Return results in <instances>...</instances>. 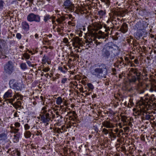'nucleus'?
<instances>
[{
    "label": "nucleus",
    "mask_w": 156,
    "mask_h": 156,
    "mask_svg": "<svg viewBox=\"0 0 156 156\" xmlns=\"http://www.w3.org/2000/svg\"><path fill=\"white\" fill-rule=\"evenodd\" d=\"M98 67L99 68H96L94 70H92L91 72L93 75L100 78L102 76L101 74L103 73L104 69H106V66L105 64L102 63L98 65Z\"/></svg>",
    "instance_id": "f257e3e1"
},
{
    "label": "nucleus",
    "mask_w": 156,
    "mask_h": 156,
    "mask_svg": "<svg viewBox=\"0 0 156 156\" xmlns=\"http://www.w3.org/2000/svg\"><path fill=\"white\" fill-rule=\"evenodd\" d=\"M4 72L6 74L10 75L13 70V66L11 61L8 62L4 66Z\"/></svg>",
    "instance_id": "f03ea898"
},
{
    "label": "nucleus",
    "mask_w": 156,
    "mask_h": 156,
    "mask_svg": "<svg viewBox=\"0 0 156 156\" xmlns=\"http://www.w3.org/2000/svg\"><path fill=\"white\" fill-rule=\"evenodd\" d=\"M63 6H65L64 9H66V12L68 11L73 12L74 10V6L69 0H66L64 2Z\"/></svg>",
    "instance_id": "7ed1b4c3"
},
{
    "label": "nucleus",
    "mask_w": 156,
    "mask_h": 156,
    "mask_svg": "<svg viewBox=\"0 0 156 156\" xmlns=\"http://www.w3.org/2000/svg\"><path fill=\"white\" fill-rule=\"evenodd\" d=\"M27 20L28 21L30 22L35 21L36 22H39L40 21V18L39 15L31 13L28 15Z\"/></svg>",
    "instance_id": "20e7f679"
},
{
    "label": "nucleus",
    "mask_w": 156,
    "mask_h": 156,
    "mask_svg": "<svg viewBox=\"0 0 156 156\" xmlns=\"http://www.w3.org/2000/svg\"><path fill=\"white\" fill-rule=\"evenodd\" d=\"M130 71L137 76V77H136L135 76H131V82L135 83L138 79L139 77L140 74L139 72H137V70L133 68L131 69Z\"/></svg>",
    "instance_id": "39448f33"
},
{
    "label": "nucleus",
    "mask_w": 156,
    "mask_h": 156,
    "mask_svg": "<svg viewBox=\"0 0 156 156\" xmlns=\"http://www.w3.org/2000/svg\"><path fill=\"white\" fill-rule=\"evenodd\" d=\"M102 56L105 59H107L110 57V53L108 49H102L101 50Z\"/></svg>",
    "instance_id": "423d86ee"
},
{
    "label": "nucleus",
    "mask_w": 156,
    "mask_h": 156,
    "mask_svg": "<svg viewBox=\"0 0 156 156\" xmlns=\"http://www.w3.org/2000/svg\"><path fill=\"white\" fill-rule=\"evenodd\" d=\"M147 33L143 31H140L136 33L135 34V37L137 39H139L141 37H144L145 35H146Z\"/></svg>",
    "instance_id": "0eeeda50"
},
{
    "label": "nucleus",
    "mask_w": 156,
    "mask_h": 156,
    "mask_svg": "<svg viewBox=\"0 0 156 156\" xmlns=\"http://www.w3.org/2000/svg\"><path fill=\"white\" fill-rule=\"evenodd\" d=\"M73 45L76 48L78 47V45L80 43V39L77 37H75L73 38Z\"/></svg>",
    "instance_id": "6e6552de"
},
{
    "label": "nucleus",
    "mask_w": 156,
    "mask_h": 156,
    "mask_svg": "<svg viewBox=\"0 0 156 156\" xmlns=\"http://www.w3.org/2000/svg\"><path fill=\"white\" fill-rule=\"evenodd\" d=\"M120 30V31L123 33H126L127 31L128 30L127 24L126 23H123Z\"/></svg>",
    "instance_id": "1a4fd4ad"
},
{
    "label": "nucleus",
    "mask_w": 156,
    "mask_h": 156,
    "mask_svg": "<svg viewBox=\"0 0 156 156\" xmlns=\"http://www.w3.org/2000/svg\"><path fill=\"white\" fill-rule=\"evenodd\" d=\"M12 88L16 89L17 90H21L22 88V86L20 83H16L12 85Z\"/></svg>",
    "instance_id": "9d476101"
},
{
    "label": "nucleus",
    "mask_w": 156,
    "mask_h": 156,
    "mask_svg": "<svg viewBox=\"0 0 156 156\" xmlns=\"http://www.w3.org/2000/svg\"><path fill=\"white\" fill-rule=\"evenodd\" d=\"M22 26L23 29L26 30H28L29 28V26L28 23L26 21H24L22 23Z\"/></svg>",
    "instance_id": "9b49d317"
},
{
    "label": "nucleus",
    "mask_w": 156,
    "mask_h": 156,
    "mask_svg": "<svg viewBox=\"0 0 156 156\" xmlns=\"http://www.w3.org/2000/svg\"><path fill=\"white\" fill-rule=\"evenodd\" d=\"M98 34L100 35L99 38H105L106 37H107L108 35V34H105L104 32H102L101 30L98 31Z\"/></svg>",
    "instance_id": "f8f14e48"
},
{
    "label": "nucleus",
    "mask_w": 156,
    "mask_h": 156,
    "mask_svg": "<svg viewBox=\"0 0 156 156\" xmlns=\"http://www.w3.org/2000/svg\"><path fill=\"white\" fill-rule=\"evenodd\" d=\"M7 138V134L4 133L0 134V141H5Z\"/></svg>",
    "instance_id": "ddd939ff"
},
{
    "label": "nucleus",
    "mask_w": 156,
    "mask_h": 156,
    "mask_svg": "<svg viewBox=\"0 0 156 156\" xmlns=\"http://www.w3.org/2000/svg\"><path fill=\"white\" fill-rule=\"evenodd\" d=\"M103 126L107 128H111L113 127V126L111 123L109 122H104L103 123Z\"/></svg>",
    "instance_id": "4468645a"
},
{
    "label": "nucleus",
    "mask_w": 156,
    "mask_h": 156,
    "mask_svg": "<svg viewBox=\"0 0 156 156\" xmlns=\"http://www.w3.org/2000/svg\"><path fill=\"white\" fill-rule=\"evenodd\" d=\"M12 93L10 92L9 90L4 95V99L6 98L11 97H12Z\"/></svg>",
    "instance_id": "2eb2a0df"
},
{
    "label": "nucleus",
    "mask_w": 156,
    "mask_h": 156,
    "mask_svg": "<svg viewBox=\"0 0 156 156\" xmlns=\"http://www.w3.org/2000/svg\"><path fill=\"white\" fill-rule=\"evenodd\" d=\"M15 99H7L6 100V101H8V102L11 103V104L13 105V107H15L16 108H17L16 107L17 106L16 105H17V104L16 103H13L12 102L14 101Z\"/></svg>",
    "instance_id": "dca6fc26"
},
{
    "label": "nucleus",
    "mask_w": 156,
    "mask_h": 156,
    "mask_svg": "<svg viewBox=\"0 0 156 156\" xmlns=\"http://www.w3.org/2000/svg\"><path fill=\"white\" fill-rule=\"evenodd\" d=\"M58 19L56 20V21L59 23H62L63 21L65 20V17L64 16H61L59 17L58 16Z\"/></svg>",
    "instance_id": "f3484780"
},
{
    "label": "nucleus",
    "mask_w": 156,
    "mask_h": 156,
    "mask_svg": "<svg viewBox=\"0 0 156 156\" xmlns=\"http://www.w3.org/2000/svg\"><path fill=\"white\" fill-rule=\"evenodd\" d=\"M20 135L19 133H16V135H15L14 136V139L16 140V141H14V142H17L19 141V138L20 137Z\"/></svg>",
    "instance_id": "a211bd4d"
},
{
    "label": "nucleus",
    "mask_w": 156,
    "mask_h": 156,
    "mask_svg": "<svg viewBox=\"0 0 156 156\" xmlns=\"http://www.w3.org/2000/svg\"><path fill=\"white\" fill-rule=\"evenodd\" d=\"M51 16L49 15L48 14H46L45 16H44V21L45 22H47L48 20L49 19H51Z\"/></svg>",
    "instance_id": "6ab92c4d"
},
{
    "label": "nucleus",
    "mask_w": 156,
    "mask_h": 156,
    "mask_svg": "<svg viewBox=\"0 0 156 156\" xmlns=\"http://www.w3.org/2000/svg\"><path fill=\"white\" fill-rule=\"evenodd\" d=\"M5 43L4 41L0 39V49H2L4 48Z\"/></svg>",
    "instance_id": "aec40b11"
},
{
    "label": "nucleus",
    "mask_w": 156,
    "mask_h": 156,
    "mask_svg": "<svg viewBox=\"0 0 156 156\" xmlns=\"http://www.w3.org/2000/svg\"><path fill=\"white\" fill-rule=\"evenodd\" d=\"M31 135V133L29 131H27L24 133L25 137L28 138L30 137Z\"/></svg>",
    "instance_id": "412c9836"
},
{
    "label": "nucleus",
    "mask_w": 156,
    "mask_h": 156,
    "mask_svg": "<svg viewBox=\"0 0 156 156\" xmlns=\"http://www.w3.org/2000/svg\"><path fill=\"white\" fill-rule=\"evenodd\" d=\"M56 103L57 105H59L62 102V99L61 97H58V98L56 101Z\"/></svg>",
    "instance_id": "4be33fe9"
},
{
    "label": "nucleus",
    "mask_w": 156,
    "mask_h": 156,
    "mask_svg": "<svg viewBox=\"0 0 156 156\" xmlns=\"http://www.w3.org/2000/svg\"><path fill=\"white\" fill-rule=\"evenodd\" d=\"M27 51L25 53L23 54V56L26 59H28L30 58V55L28 54L27 53Z\"/></svg>",
    "instance_id": "5701e85b"
},
{
    "label": "nucleus",
    "mask_w": 156,
    "mask_h": 156,
    "mask_svg": "<svg viewBox=\"0 0 156 156\" xmlns=\"http://www.w3.org/2000/svg\"><path fill=\"white\" fill-rule=\"evenodd\" d=\"M20 67L23 69H27V65L25 63H22L20 65Z\"/></svg>",
    "instance_id": "b1692460"
},
{
    "label": "nucleus",
    "mask_w": 156,
    "mask_h": 156,
    "mask_svg": "<svg viewBox=\"0 0 156 156\" xmlns=\"http://www.w3.org/2000/svg\"><path fill=\"white\" fill-rule=\"evenodd\" d=\"M102 2H104L105 4L107 5L108 6L109 5L110 1L109 0H101Z\"/></svg>",
    "instance_id": "393cba45"
},
{
    "label": "nucleus",
    "mask_w": 156,
    "mask_h": 156,
    "mask_svg": "<svg viewBox=\"0 0 156 156\" xmlns=\"http://www.w3.org/2000/svg\"><path fill=\"white\" fill-rule=\"evenodd\" d=\"M87 86L90 89L92 90L94 88L93 85L91 83H88L87 84Z\"/></svg>",
    "instance_id": "a878e982"
},
{
    "label": "nucleus",
    "mask_w": 156,
    "mask_h": 156,
    "mask_svg": "<svg viewBox=\"0 0 156 156\" xmlns=\"http://www.w3.org/2000/svg\"><path fill=\"white\" fill-rule=\"evenodd\" d=\"M127 117L126 116H122V120L124 122H126V119Z\"/></svg>",
    "instance_id": "bb28decb"
},
{
    "label": "nucleus",
    "mask_w": 156,
    "mask_h": 156,
    "mask_svg": "<svg viewBox=\"0 0 156 156\" xmlns=\"http://www.w3.org/2000/svg\"><path fill=\"white\" fill-rule=\"evenodd\" d=\"M97 28L98 29H100L102 28V26L100 23H97L96 24Z\"/></svg>",
    "instance_id": "cd10ccee"
},
{
    "label": "nucleus",
    "mask_w": 156,
    "mask_h": 156,
    "mask_svg": "<svg viewBox=\"0 0 156 156\" xmlns=\"http://www.w3.org/2000/svg\"><path fill=\"white\" fill-rule=\"evenodd\" d=\"M3 3L4 2L3 1L0 0V10H2L3 8Z\"/></svg>",
    "instance_id": "c85d7f7f"
},
{
    "label": "nucleus",
    "mask_w": 156,
    "mask_h": 156,
    "mask_svg": "<svg viewBox=\"0 0 156 156\" xmlns=\"http://www.w3.org/2000/svg\"><path fill=\"white\" fill-rule=\"evenodd\" d=\"M98 14L101 16H103L105 14V12L101 10L98 12Z\"/></svg>",
    "instance_id": "c756f323"
},
{
    "label": "nucleus",
    "mask_w": 156,
    "mask_h": 156,
    "mask_svg": "<svg viewBox=\"0 0 156 156\" xmlns=\"http://www.w3.org/2000/svg\"><path fill=\"white\" fill-rule=\"evenodd\" d=\"M15 81V80L13 79H12L10 80L9 82V84L10 85V87L12 88V86H11V84L13 85V84H14L13 83Z\"/></svg>",
    "instance_id": "7c9ffc66"
},
{
    "label": "nucleus",
    "mask_w": 156,
    "mask_h": 156,
    "mask_svg": "<svg viewBox=\"0 0 156 156\" xmlns=\"http://www.w3.org/2000/svg\"><path fill=\"white\" fill-rule=\"evenodd\" d=\"M27 63L29 66H31L33 68L34 67V65L32 64L30 61H27Z\"/></svg>",
    "instance_id": "2f4dec72"
},
{
    "label": "nucleus",
    "mask_w": 156,
    "mask_h": 156,
    "mask_svg": "<svg viewBox=\"0 0 156 156\" xmlns=\"http://www.w3.org/2000/svg\"><path fill=\"white\" fill-rule=\"evenodd\" d=\"M16 37L17 39H20L21 38L22 36L20 33H18L16 34Z\"/></svg>",
    "instance_id": "473e14b6"
},
{
    "label": "nucleus",
    "mask_w": 156,
    "mask_h": 156,
    "mask_svg": "<svg viewBox=\"0 0 156 156\" xmlns=\"http://www.w3.org/2000/svg\"><path fill=\"white\" fill-rule=\"evenodd\" d=\"M51 119V118H46L43 121V123H47Z\"/></svg>",
    "instance_id": "72a5a7b5"
},
{
    "label": "nucleus",
    "mask_w": 156,
    "mask_h": 156,
    "mask_svg": "<svg viewBox=\"0 0 156 156\" xmlns=\"http://www.w3.org/2000/svg\"><path fill=\"white\" fill-rule=\"evenodd\" d=\"M102 132H105V135H107L108 133V130L105 128H104L103 129Z\"/></svg>",
    "instance_id": "f704fd0d"
},
{
    "label": "nucleus",
    "mask_w": 156,
    "mask_h": 156,
    "mask_svg": "<svg viewBox=\"0 0 156 156\" xmlns=\"http://www.w3.org/2000/svg\"><path fill=\"white\" fill-rule=\"evenodd\" d=\"M43 59L42 60L43 62H48V57H45L44 56L43 57Z\"/></svg>",
    "instance_id": "c9c22d12"
},
{
    "label": "nucleus",
    "mask_w": 156,
    "mask_h": 156,
    "mask_svg": "<svg viewBox=\"0 0 156 156\" xmlns=\"http://www.w3.org/2000/svg\"><path fill=\"white\" fill-rule=\"evenodd\" d=\"M24 128L26 130L30 128V126L27 124H26L24 125Z\"/></svg>",
    "instance_id": "e433bc0d"
},
{
    "label": "nucleus",
    "mask_w": 156,
    "mask_h": 156,
    "mask_svg": "<svg viewBox=\"0 0 156 156\" xmlns=\"http://www.w3.org/2000/svg\"><path fill=\"white\" fill-rule=\"evenodd\" d=\"M41 121H42V122L46 118V117L44 115H42L41 116Z\"/></svg>",
    "instance_id": "4c0bfd02"
},
{
    "label": "nucleus",
    "mask_w": 156,
    "mask_h": 156,
    "mask_svg": "<svg viewBox=\"0 0 156 156\" xmlns=\"http://www.w3.org/2000/svg\"><path fill=\"white\" fill-rule=\"evenodd\" d=\"M58 69L63 73H65L66 72V71L63 70L61 66H59L58 67Z\"/></svg>",
    "instance_id": "58836bf2"
},
{
    "label": "nucleus",
    "mask_w": 156,
    "mask_h": 156,
    "mask_svg": "<svg viewBox=\"0 0 156 156\" xmlns=\"http://www.w3.org/2000/svg\"><path fill=\"white\" fill-rule=\"evenodd\" d=\"M105 28V31L107 32L110 30V29L109 27H107L106 26L104 27Z\"/></svg>",
    "instance_id": "ea45409f"
},
{
    "label": "nucleus",
    "mask_w": 156,
    "mask_h": 156,
    "mask_svg": "<svg viewBox=\"0 0 156 156\" xmlns=\"http://www.w3.org/2000/svg\"><path fill=\"white\" fill-rule=\"evenodd\" d=\"M150 116L149 115H146L145 116V118L146 119L148 120L150 119Z\"/></svg>",
    "instance_id": "a19ab883"
},
{
    "label": "nucleus",
    "mask_w": 156,
    "mask_h": 156,
    "mask_svg": "<svg viewBox=\"0 0 156 156\" xmlns=\"http://www.w3.org/2000/svg\"><path fill=\"white\" fill-rule=\"evenodd\" d=\"M66 80L67 79L66 78H63L61 82L62 83H64Z\"/></svg>",
    "instance_id": "79ce46f5"
},
{
    "label": "nucleus",
    "mask_w": 156,
    "mask_h": 156,
    "mask_svg": "<svg viewBox=\"0 0 156 156\" xmlns=\"http://www.w3.org/2000/svg\"><path fill=\"white\" fill-rule=\"evenodd\" d=\"M50 70V69L48 68H44L43 69V71L44 72H48Z\"/></svg>",
    "instance_id": "37998d69"
},
{
    "label": "nucleus",
    "mask_w": 156,
    "mask_h": 156,
    "mask_svg": "<svg viewBox=\"0 0 156 156\" xmlns=\"http://www.w3.org/2000/svg\"><path fill=\"white\" fill-rule=\"evenodd\" d=\"M15 126L16 127H19L20 126V124L19 122H16L15 123Z\"/></svg>",
    "instance_id": "c03bdc74"
},
{
    "label": "nucleus",
    "mask_w": 156,
    "mask_h": 156,
    "mask_svg": "<svg viewBox=\"0 0 156 156\" xmlns=\"http://www.w3.org/2000/svg\"><path fill=\"white\" fill-rule=\"evenodd\" d=\"M61 129L60 128H58L57 130L56 131L57 133H62V132H61Z\"/></svg>",
    "instance_id": "a18cd8bd"
},
{
    "label": "nucleus",
    "mask_w": 156,
    "mask_h": 156,
    "mask_svg": "<svg viewBox=\"0 0 156 156\" xmlns=\"http://www.w3.org/2000/svg\"><path fill=\"white\" fill-rule=\"evenodd\" d=\"M50 115L49 113H46L44 116H45L46 118H51L49 116Z\"/></svg>",
    "instance_id": "49530a36"
},
{
    "label": "nucleus",
    "mask_w": 156,
    "mask_h": 156,
    "mask_svg": "<svg viewBox=\"0 0 156 156\" xmlns=\"http://www.w3.org/2000/svg\"><path fill=\"white\" fill-rule=\"evenodd\" d=\"M19 130V129H14V131H15L14 132V133H15V134H16V133H18V131Z\"/></svg>",
    "instance_id": "de8ad7c7"
},
{
    "label": "nucleus",
    "mask_w": 156,
    "mask_h": 156,
    "mask_svg": "<svg viewBox=\"0 0 156 156\" xmlns=\"http://www.w3.org/2000/svg\"><path fill=\"white\" fill-rule=\"evenodd\" d=\"M139 92L140 94H143L144 93V90H140L139 91Z\"/></svg>",
    "instance_id": "09e8293b"
},
{
    "label": "nucleus",
    "mask_w": 156,
    "mask_h": 156,
    "mask_svg": "<svg viewBox=\"0 0 156 156\" xmlns=\"http://www.w3.org/2000/svg\"><path fill=\"white\" fill-rule=\"evenodd\" d=\"M16 153H17L16 154L17 156H20V153L19 151H17Z\"/></svg>",
    "instance_id": "8fccbe9b"
},
{
    "label": "nucleus",
    "mask_w": 156,
    "mask_h": 156,
    "mask_svg": "<svg viewBox=\"0 0 156 156\" xmlns=\"http://www.w3.org/2000/svg\"><path fill=\"white\" fill-rule=\"evenodd\" d=\"M116 20H113L112 21V23L113 24H115L116 25L117 23H116Z\"/></svg>",
    "instance_id": "3c124183"
},
{
    "label": "nucleus",
    "mask_w": 156,
    "mask_h": 156,
    "mask_svg": "<svg viewBox=\"0 0 156 156\" xmlns=\"http://www.w3.org/2000/svg\"><path fill=\"white\" fill-rule=\"evenodd\" d=\"M66 15H67L69 16V17L70 19H71L72 18V16L71 14L68 15L67 14H66Z\"/></svg>",
    "instance_id": "603ef678"
},
{
    "label": "nucleus",
    "mask_w": 156,
    "mask_h": 156,
    "mask_svg": "<svg viewBox=\"0 0 156 156\" xmlns=\"http://www.w3.org/2000/svg\"><path fill=\"white\" fill-rule=\"evenodd\" d=\"M64 41L66 43L68 42V40L67 38H65L64 39Z\"/></svg>",
    "instance_id": "864d4df0"
},
{
    "label": "nucleus",
    "mask_w": 156,
    "mask_h": 156,
    "mask_svg": "<svg viewBox=\"0 0 156 156\" xmlns=\"http://www.w3.org/2000/svg\"><path fill=\"white\" fill-rule=\"evenodd\" d=\"M27 51H28L29 53L31 54L32 55H33L34 53L32 52V51H30L29 49H27Z\"/></svg>",
    "instance_id": "5fc2aeb1"
},
{
    "label": "nucleus",
    "mask_w": 156,
    "mask_h": 156,
    "mask_svg": "<svg viewBox=\"0 0 156 156\" xmlns=\"http://www.w3.org/2000/svg\"><path fill=\"white\" fill-rule=\"evenodd\" d=\"M129 127H126L123 128V129L125 130H127L129 129Z\"/></svg>",
    "instance_id": "6e6d98bb"
},
{
    "label": "nucleus",
    "mask_w": 156,
    "mask_h": 156,
    "mask_svg": "<svg viewBox=\"0 0 156 156\" xmlns=\"http://www.w3.org/2000/svg\"><path fill=\"white\" fill-rule=\"evenodd\" d=\"M83 32L81 31H80V33L79 34V36L80 37H81L82 35Z\"/></svg>",
    "instance_id": "4d7b16f0"
},
{
    "label": "nucleus",
    "mask_w": 156,
    "mask_h": 156,
    "mask_svg": "<svg viewBox=\"0 0 156 156\" xmlns=\"http://www.w3.org/2000/svg\"><path fill=\"white\" fill-rule=\"evenodd\" d=\"M134 62L136 64L138 63V60L137 59H136L134 60Z\"/></svg>",
    "instance_id": "13d9d810"
},
{
    "label": "nucleus",
    "mask_w": 156,
    "mask_h": 156,
    "mask_svg": "<svg viewBox=\"0 0 156 156\" xmlns=\"http://www.w3.org/2000/svg\"><path fill=\"white\" fill-rule=\"evenodd\" d=\"M74 115H77L76 114V112L74 111H72V113Z\"/></svg>",
    "instance_id": "bf43d9fd"
},
{
    "label": "nucleus",
    "mask_w": 156,
    "mask_h": 156,
    "mask_svg": "<svg viewBox=\"0 0 156 156\" xmlns=\"http://www.w3.org/2000/svg\"><path fill=\"white\" fill-rule=\"evenodd\" d=\"M38 34H36L35 35V37L36 38H38Z\"/></svg>",
    "instance_id": "052dcab7"
},
{
    "label": "nucleus",
    "mask_w": 156,
    "mask_h": 156,
    "mask_svg": "<svg viewBox=\"0 0 156 156\" xmlns=\"http://www.w3.org/2000/svg\"><path fill=\"white\" fill-rule=\"evenodd\" d=\"M96 95L94 94L93 95H92V98H95V97H96Z\"/></svg>",
    "instance_id": "680f3d73"
},
{
    "label": "nucleus",
    "mask_w": 156,
    "mask_h": 156,
    "mask_svg": "<svg viewBox=\"0 0 156 156\" xmlns=\"http://www.w3.org/2000/svg\"><path fill=\"white\" fill-rule=\"evenodd\" d=\"M47 108L45 107H43V108L42 109V110H44L45 109H46Z\"/></svg>",
    "instance_id": "e2e57ef3"
},
{
    "label": "nucleus",
    "mask_w": 156,
    "mask_h": 156,
    "mask_svg": "<svg viewBox=\"0 0 156 156\" xmlns=\"http://www.w3.org/2000/svg\"><path fill=\"white\" fill-rule=\"evenodd\" d=\"M17 106L18 108H21V105H20L19 104H17V105H16Z\"/></svg>",
    "instance_id": "0e129e2a"
},
{
    "label": "nucleus",
    "mask_w": 156,
    "mask_h": 156,
    "mask_svg": "<svg viewBox=\"0 0 156 156\" xmlns=\"http://www.w3.org/2000/svg\"><path fill=\"white\" fill-rule=\"evenodd\" d=\"M125 60L127 61H129V58L127 57H125Z\"/></svg>",
    "instance_id": "69168bd1"
},
{
    "label": "nucleus",
    "mask_w": 156,
    "mask_h": 156,
    "mask_svg": "<svg viewBox=\"0 0 156 156\" xmlns=\"http://www.w3.org/2000/svg\"><path fill=\"white\" fill-rule=\"evenodd\" d=\"M17 113L16 112H15L14 114V116L15 117H16L17 116Z\"/></svg>",
    "instance_id": "338daca9"
},
{
    "label": "nucleus",
    "mask_w": 156,
    "mask_h": 156,
    "mask_svg": "<svg viewBox=\"0 0 156 156\" xmlns=\"http://www.w3.org/2000/svg\"><path fill=\"white\" fill-rule=\"evenodd\" d=\"M17 104H19L20 105H21V102L20 101H18L17 102Z\"/></svg>",
    "instance_id": "774afa93"
}]
</instances>
